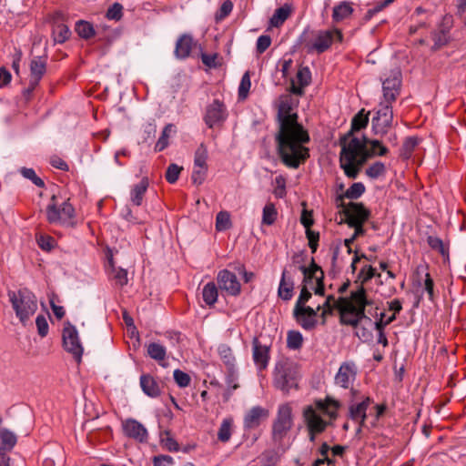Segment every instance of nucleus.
Wrapping results in <instances>:
<instances>
[{
    "label": "nucleus",
    "instance_id": "c85d7f7f",
    "mask_svg": "<svg viewBox=\"0 0 466 466\" xmlns=\"http://www.w3.org/2000/svg\"><path fill=\"white\" fill-rule=\"evenodd\" d=\"M149 187V180L144 177L137 184L131 187L130 189V201L133 205L139 207L143 203L144 197Z\"/></svg>",
    "mask_w": 466,
    "mask_h": 466
},
{
    "label": "nucleus",
    "instance_id": "39448f33",
    "mask_svg": "<svg viewBox=\"0 0 466 466\" xmlns=\"http://www.w3.org/2000/svg\"><path fill=\"white\" fill-rule=\"evenodd\" d=\"M46 219L51 224H59L66 227H75V208L69 200L57 203L56 196H52L46 209Z\"/></svg>",
    "mask_w": 466,
    "mask_h": 466
},
{
    "label": "nucleus",
    "instance_id": "72a5a7b5",
    "mask_svg": "<svg viewBox=\"0 0 466 466\" xmlns=\"http://www.w3.org/2000/svg\"><path fill=\"white\" fill-rule=\"evenodd\" d=\"M148 356L158 361L159 363L166 359L167 350L166 348L157 342H151L147 346Z\"/></svg>",
    "mask_w": 466,
    "mask_h": 466
},
{
    "label": "nucleus",
    "instance_id": "6e6d98bb",
    "mask_svg": "<svg viewBox=\"0 0 466 466\" xmlns=\"http://www.w3.org/2000/svg\"><path fill=\"white\" fill-rule=\"evenodd\" d=\"M173 377H174L175 382L180 388H186V387L189 386V384L191 382L190 376L187 373H186L178 369L174 370Z\"/></svg>",
    "mask_w": 466,
    "mask_h": 466
},
{
    "label": "nucleus",
    "instance_id": "1a4fd4ad",
    "mask_svg": "<svg viewBox=\"0 0 466 466\" xmlns=\"http://www.w3.org/2000/svg\"><path fill=\"white\" fill-rule=\"evenodd\" d=\"M358 366L353 360L343 361L334 377V384L343 390H350L352 396L358 393L353 389V384L357 379Z\"/></svg>",
    "mask_w": 466,
    "mask_h": 466
},
{
    "label": "nucleus",
    "instance_id": "774afa93",
    "mask_svg": "<svg viewBox=\"0 0 466 466\" xmlns=\"http://www.w3.org/2000/svg\"><path fill=\"white\" fill-rule=\"evenodd\" d=\"M35 325L37 328L38 334L41 337H46L48 333V323L45 316L38 315L35 319Z\"/></svg>",
    "mask_w": 466,
    "mask_h": 466
},
{
    "label": "nucleus",
    "instance_id": "13d9d810",
    "mask_svg": "<svg viewBox=\"0 0 466 466\" xmlns=\"http://www.w3.org/2000/svg\"><path fill=\"white\" fill-rule=\"evenodd\" d=\"M123 15V6L119 3L113 4L106 12V18L118 21Z\"/></svg>",
    "mask_w": 466,
    "mask_h": 466
},
{
    "label": "nucleus",
    "instance_id": "412c9836",
    "mask_svg": "<svg viewBox=\"0 0 466 466\" xmlns=\"http://www.w3.org/2000/svg\"><path fill=\"white\" fill-rule=\"evenodd\" d=\"M339 316L340 322L344 325H349L351 327H357L360 321L363 319H369L366 315L359 314V311L353 309L351 305H345L344 303L339 306Z\"/></svg>",
    "mask_w": 466,
    "mask_h": 466
},
{
    "label": "nucleus",
    "instance_id": "473e14b6",
    "mask_svg": "<svg viewBox=\"0 0 466 466\" xmlns=\"http://www.w3.org/2000/svg\"><path fill=\"white\" fill-rule=\"evenodd\" d=\"M71 32L67 25L56 22L53 26L54 41L58 44L65 43L70 37Z\"/></svg>",
    "mask_w": 466,
    "mask_h": 466
},
{
    "label": "nucleus",
    "instance_id": "b1692460",
    "mask_svg": "<svg viewBox=\"0 0 466 466\" xmlns=\"http://www.w3.org/2000/svg\"><path fill=\"white\" fill-rule=\"evenodd\" d=\"M311 72L308 66H301L299 68L296 74V83L292 81L290 91L295 94L301 96L303 89L310 84Z\"/></svg>",
    "mask_w": 466,
    "mask_h": 466
},
{
    "label": "nucleus",
    "instance_id": "5fc2aeb1",
    "mask_svg": "<svg viewBox=\"0 0 466 466\" xmlns=\"http://www.w3.org/2000/svg\"><path fill=\"white\" fill-rule=\"evenodd\" d=\"M395 0H383V1L377 3L373 8H370L366 12V14L364 15V20L365 21L370 20L376 14L382 11L385 7L389 6Z\"/></svg>",
    "mask_w": 466,
    "mask_h": 466
},
{
    "label": "nucleus",
    "instance_id": "4468645a",
    "mask_svg": "<svg viewBox=\"0 0 466 466\" xmlns=\"http://www.w3.org/2000/svg\"><path fill=\"white\" fill-rule=\"evenodd\" d=\"M228 117L225 105L218 99H215L206 108L204 121L209 128L221 126Z\"/></svg>",
    "mask_w": 466,
    "mask_h": 466
},
{
    "label": "nucleus",
    "instance_id": "aec40b11",
    "mask_svg": "<svg viewBox=\"0 0 466 466\" xmlns=\"http://www.w3.org/2000/svg\"><path fill=\"white\" fill-rule=\"evenodd\" d=\"M123 431L128 438L134 439L139 442H145L147 440V431L143 424L134 419H127L123 421Z\"/></svg>",
    "mask_w": 466,
    "mask_h": 466
},
{
    "label": "nucleus",
    "instance_id": "423d86ee",
    "mask_svg": "<svg viewBox=\"0 0 466 466\" xmlns=\"http://www.w3.org/2000/svg\"><path fill=\"white\" fill-rule=\"evenodd\" d=\"M343 35L339 29L318 30L313 36L306 43L309 53L316 52L322 54L327 51L335 41L341 42Z\"/></svg>",
    "mask_w": 466,
    "mask_h": 466
},
{
    "label": "nucleus",
    "instance_id": "69168bd1",
    "mask_svg": "<svg viewBox=\"0 0 466 466\" xmlns=\"http://www.w3.org/2000/svg\"><path fill=\"white\" fill-rule=\"evenodd\" d=\"M306 237L309 240V247L311 249L312 253L316 252L318 248V242L319 239V232L313 231L309 228H306Z\"/></svg>",
    "mask_w": 466,
    "mask_h": 466
},
{
    "label": "nucleus",
    "instance_id": "4c0bfd02",
    "mask_svg": "<svg viewBox=\"0 0 466 466\" xmlns=\"http://www.w3.org/2000/svg\"><path fill=\"white\" fill-rule=\"evenodd\" d=\"M175 132V126L172 124H167L165 126L162 134L158 140L157 141L155 145V151L156 152H161L168 146V138L170 137V134Z\"/></svg>",
    "mask_w": 466,
    "mask_h": 466
},
{
    "label": "nucleus",
    "instance_id": "6ab92c4d",
    "mask_svg": "<svg viewBox=\"0 0 466 466\" xmlns=\"http://www.w3.org/2000/svg\"><path fill=\"white\" fill-rule=\"evenodd\" d=\"M341 303L345 305H351L353 309L359 311V314L365 315V309L371 304V301L367 298V291L363 286L351 291L350 298H342Z\"/></svg>",
    "mask_w": 466,
    "mask_h": 466
},
{
    "label": "nucleus",
    "instance_id": "3c124183",
    "mask_svg": "<svg viewBox=\"0 0 466 466\" xmlns=\"http://www.w3.org/2000/svg\"><path fill=\"white\" fill-rule=\"evenodd\" d=\"M427 242L429 246L438 252H440L442 256H449L448 248L445 247L443 241L435 236H429L427 238Z\"/></svg>",
    "mask_w": 466,
    "mask_h": 466
},
{
    "label": "nucleus",
    "instance_id": "de8ad7c7",
    "mask_svg": "<svg viewBox=\"0 0 466 466\" xmlns=\"http://www.w3.org/2000/svg\"><path fill=\"white\" fill-rule=\"evenodd\" d=\"M419 145V138L415 137H407L402 145L400 156L404 158L410 157L413 150Z\"/></svg>",
    "mask_w": 466,
    "mask_h": 466
},
{
    "label": "nucleus",
    "instance_id": "79ce46f5",
    "mask_svg": "<svg viewBox=\"0 0 466 466\" xmlns=\"http://www.w3.org/2000/svg\"><path fill=\"white\" fill-rule=\"evenodd\" d=\"M218 354L222 361L229 370H233L235 366V357L232 353V350L228 345H220L218 347Z\"/></svg>",
    "mask_w": 466,
    "mask_h": 466
},
{
    "label": "nucleus",
    "instance_id": "f03ea898",
    "mask_svg": "<svg viewBox=\"0 0 466 466\" xmlns=\"http://www.w3.org/2000/svg\"><path fill=\"white\" fill-rule=\"evenodd\" d=\"M369 123L368 115L361 109L351 121V129L343 137L339 144V167L349 178H356L361 167L373 156H384L388 149L379 140H370L365 137L361 138L352 135L354 131H360Z\"/></svg>",
    "mask_w": 466,
    "mask_h": 466
},
{
    "label": "nucleus",
    "instance_id": "c756f323",
    "mask_svg": "<svg viewBox=\"0 0 466 466\" xmlns=\"http://www.w3.org/2000/svg\"><path fill=\"white\" fill-rule=\"evenodd\" d=\"M353 8L348 2H341L335 5L332 12V19L335 22H340L351 15Z\"/></svg>",
    "mask_w": 466,
    "mask_h": 466
},
{
    "label": "nucleus",
    "instance_id": "f8f14e48",
    "mask_svg": "<svg viewBox=\"0 0 466 466\" xmlns=\"http://www.w3.org/2000/svg\"><path fill=\"white\" fill-rule=\"evenodd\" d=\"M401 72L396 68L392 70L390 76L382 81L383 98L380 102L391 104L400 93Z\"/></svg>",
    "mask_w": 466,
    "mask_h": 466
},
{
    "label": "nucleus",
    "instance_id": "dca6fc26",
    "mask_svg": "<svg viewBox=\"0 0 466 466\" xmlns=\"http://www.w3.org/2000/svg\"><path fill=\"white\" fill-rule=\"evenodd\" d=\"M217 280L221 290L227 292L229 296L237 297L241 292V284L235 273L222 269L218 273Z\"/></svg>",
    "mask_w": 466,
    "mask_h": 466
},
{
    "label": "nucleus",
    "instance_id": "37998d69",
    "mask_svg": "<svg viewBox=\"0 0 466 466\" xmlns=\"http://www.w3.org/2000/svg\"><path fill=\"white\" fill-rule=\"evenodd\" d=\"M208 153L205 144L201 143L195 151L194 167H208Z\"/></svg>",
    "mask_w": 466,
    "mask_h": 466
},
{
    "label": "nucleus",
    "instance_id": "c03bdc74",
    "mask_svg": "<svg viewBox=\"0 0 466 466\" xmlns=\"http://www.w3.org/2000/svg\"><path fill=\"white\" fill-rule=\"evenodd\" d=\"M2 449L10 451L16 444V436L8 430H3L0 432Z\"/></svg>",
    "mask_w": 466,
    "mask_h": 466
},
{
    "label": "nucleus",
    "instance_id": "2eb2a0df",
    "mask_svg": "<svg viewBox=\"0 0 466 466\" xmlns=\"http://www.w3.org/2000/svg\"><path fill=\"white\" fill-rule=\"evenodd\" d=\"M344 221L348 226L364 224L370 218V212L362 203L350 202L343 208Z\"/></svg>",
    "mask_w": 466,
    "mask_h": 466
},
{
    "label": "nucleus",
    "instance_id": "ea45409f",
    "mask_svg": "<svg viewBox=\"0 0 466 466\" xmlns=\"http://www.w3.org/2000/svg\"><path fill=\"white\" fill-rule=\"evenodd\" d=\"M75 29L77 35L84 39H89L96 34L92 24L84 20L76 22Z\"/></svg>",
    "mask_w": 466,
    "mask_h": 466
},
{
    "label": "nucleus",
    "instance_id": "bb28decb",
    "mask_svg": "<svg viewBox=\"0 0 466 466\" xmlns=\"http://www.w3.org/2000/svg\"><path fill=\"white\" fill-rule=\"evenodd\" d=\"M46 71V58L35 56L30 62V79L32 86L38 85Z\"/></svg>",
    "mask_w": 466,
    "mask_h": 466
},
{
    "label": "nucleus",
    "instance_id": "bf43d9fd",
    "mask_svg": "<svg viewBox=\"0 0 466 466\" xmlns=\"http://www.w3.org/2000/svg\"><path fill=\"white\" fill-rule=\"evenodd\" d=\"M207 172H208V167H194L193 172L191 175L192 182L196 185H201L207 177Z\"/></svg>",
    "mask_w": 466,
    "mask_h": 466
},
{
    "label": "nucleus",
    "instance_id": "f3484780",
    "mask_svg": "<svg viewBox=\"0 0 466 466\" xmlns=\"http://www.w3.org/2000/svg\"><path fill=\"white\" fill-rule=\"evenodd\" d=\"M321 306H318L316 309L311 307L294 309L293 315L299 325L305 330H312L318 324V311Z\"/></svg>",
    "mask_w": 466,
    "mask_h": 466
},
{
    "label": "nucleus",
    "instance_id": "7c9ffc66",
    "mask_svg": "<svg viewBox=\"0 0 466 466\" xmlns=\"http://www.w3.org/2000/svg\"><path fill=\"white\" fill-rule=\"evenodd\" d=\"M291 14V7L289 5L277 8L270 18V25L279 27L288 19Z\"/></svg>",
    "mask_w": 466,
    "mask_h": 466
},
{
    "label": "nucleus",
    "instance_id": "c9c22d12",
    "mask_svg": "<svg viewBox=\"0 0 466 466\" xmlns=\"http://www.w3.org/2000/svg\"><path fill=\"white\" fill-rule=\"evenodd\" d=\"M341 303V298L339 299H336L333 295H329L327 297L323 306L321 317L323 319V323L325 322V318L328 315H332L335 309H338L339 311V306Z\"/></svg>",
    "mask_w": 466,
    "mask_h": 466
},
{
    "label": "nucleus",
    "instance_id": "e2e57ef3",
    "mask_svg": "<svg viewBox=\"0 0 466 466\" xmlns=\"http://www.w3.org/2000/svg\"><path fill=\"white\" fill-rule=\"evenodd\" d=\"M310 298L311 293L309 290V288L306 285H303L294 309L307 308L308 306H305V304L309 301Z\"/></svg>",
    "mask_w": 466,
    "mask_h": 466
},
{
    "label": "nucleus",
    "instance_id": "052dcab7",
    "mask_svg": "<svg viewBox=\"0 0 466 466\" xmlns=\"http://www.w3.org/2000/svg\"><path fill=\"white\" fill-rule=\"evenodd\" d=\"M201 61L202 63L209 68H217L220 66L218 62V54H201Z\"/></svg>",
    "mask_w": 466,
    "mask_h": 466
},
{
    "label": "nucleus",
    "instance_id": "ddd939ff",
    "mask_svg": "<svg viewBox=\"0 0 466 466\" xmlns=\"http://www.w3.org/2000/svg\"><path fill=\"white\" fill-rule=\"evenodd\" d=\"M373 403V399L370 396H362L360 401H351L349 405V418L359 424L357 432H360L365 426L367 420V410L370 404Z\"/></svg>",
    "mask_w": 466,
    "mask_h": 466
},
{
    "label": "nucleus",
    "instance_id": "a878e982",
    "mask_svg": "<svg viewBox=\"0 0 466 466\" xmlns=\"http://www.w3.org/2000/svg\"><path fill=\"white\" fill-rule=\"evenodd\" d=\"M268 415V412L266 409L260 406L252 407L245 415L244 428L249 430L257 428L261 420L267 418Z\"/></svg>",
    "mask_w": 466,
    "mask_h": 466
},
{
    "label": "nucleus",
    "instance_id": "338daca9",
    "mask_svg": "<svg viewBox=\"0 0 466 466\" xmlns=\"http://www.w3.org/2000/svg\"><path fill=\"white\" fill-rule=\"evenodd\" d=\"M39 248L46 251H50L54 248L55 240L52 237L40 235L36 238Z\"/></svg>",
    "mask_w": 466,
    "mask_h": 466
},
{
    "label": "nucleus",
    "instance_id": "9b49d317",
    "mask_svg": "<svg viewBox=\"0 0 466 466\" xmlns=\"http://www.w3.org/2000/svg\"><path fill=\"white\" fill-rule=\"evenodd\" d=\"M393 111L391 104L380 102L379 109L372 118V129L376 135H384L391 127Z\"/></svg>",
    "mask_w": 466,
    "mask_h": 466
},
{
    "label": "nucleus",
    "instance_id": "7ed1b4c3",
    "mask_svg": "<svg viewBox=\"0 0 466 466\" xmlns=\"http://www.w3.org/2000/svg\"><path fill=\"white\" fill-rule=\"evenodd\" d=\"M341 407L338 400L330 396L325 399L315 400L313 405H308L303 409L302 416L308 431H325L329 422L326 421L319 411L327 415L331 420L338 417V410Z\"/></svg>",
    "mask_w": 466,
    "mask_h": 466
},
{
    "label": "nucleus",
    "instance_id": "4d7b16f0",
    "mask_svg": "<svg viewBox=\"0 0 466 466\" xmlns=\"http://www.w3.org/2000/svg\"><path fill=\"white\" fill-rule=\"evenodd\" d=\"M182 170V167L177 166V164H170L166 171V179L168 183L174 184L177 181L179 177V174Z\"/></svg>",
    "mask_w": 466,
    "mask_h": 466
},
{
    "label": "nucleus",
    "instance_id": "49530a36",
    "mask_svg": "<svg viewBox=\"0 0 466 466\" xmlns=\"http://www.w3.org/2000/svg\"><path fill=\"white\" fill-rule=\"evenodd\" d=\"M250 86H251V82H250L249 72H246L242 76L239 86H238V96L239 100H245L248 97Z\"/></svg>",
    "mask_w": 466,
    "mask_h": 466
},
{
    "label": "nucleus",
    "instance_id": "20e7f679",
    "mask_svg": "<svg viewBox=\"0 0 466 466\" xmlns=\"http://www.w3.org/2000/svg\"><path fill=\"white\" fill-rule=\"evenodd\" d=\"M7 295L12 308L15 312V316L19 319L20 322L25 326L37 309L35 295L26 288L20 289L16 291L9 290Z\"/></svg>",
    "mask_w": 466,
    "mask_h": 466
},
{
    "label": "nucleus",
    "instance_id": "a18cd8bd",
    "mask_svg": "<svg viewBox=\"0 0 466 466\" xmlns=\"http://www.w3.org/2000/svg\"><path fill=\"white\" fill-rule=\"evenodd\" d=\"M303 343V337L299 331L290 330L287 334V346L290 350H299Z\"/></svg>",
    "mask_w": 466,
    "mask_h": 466
},
{
    "label": "nucleus",
    "instance_id": "680f3d73",
    "mask_svg": "<svg viewBox=\"0 0 466 466\" xmlns=\"http://www.w3.org/2000/svg\"><path fill=\"white\" fill-rule=\"evenodd\" d=\"M275 184L274 195L279 198H282L286 195V178L279 175L275 177Z\"/></svg>",
    "mask_w": 466,
    "mask_h": 466
},
{
    "label": "nucleus",
    "instance_id": "2f4dec72",
    "mask_svg": "<svg viewBox=\"0 0 466 466\" xmlns=\"http://www.w3.org/2000/svg\"><path fill=\"white\" fill-rule=\"evenodd\" d=\"M218 291L214 282L207 283L202 290V297L205 303L213 306L218 300Z\"/></svg>",
    "mask_w": 466,
    "mask_h": 466
},
{
    "label": "nucleus",
    "instance_id": "58836bf2",
    "mask_svg": "<svg viewBox=\"0 0 466 466\" xmlns=\"http://www.w3.org/2000/svg\"><path fill=\"white\" fill-rule=\"evenodd\" d=\"M450 32L448 29L441 28L438 31H435L432 35V40L434 45L432 46L433 50H437L446 46L450 41Z\"/></svg>",
    "mask_w": 466,
    "mask_h": 466
},
{
    "label": "nucleus",
    "instance_id": "0e129e2a",
    "mask_svg": "<svg viewBox=\"0 0 466 466\" xmlns=\"http://www.w3.org/2000/svg\"><path fill=\"white\" fill-rule=\"evenodd\" d=\"M270 44H271V38L269 35H260L257 40V45H256L257 53L259 55L263 54L270 46Z\"/></svg>",
    "mask_w": 466,
    "mask_h": 466
},
{
    "label": "nucleus",
    "instance_id": "5701e85b",
    "mask_svg": "<svg viewBox=\"0 0 466 466\" xmlns=\"http://www.w3.org/2000/svg\"><path fill=\"white\" fill-rule=\"evenodd\" d=\"M253 345V360L259 370L267 368L269 360V347L262 345L258 338H254Z\"/></svg>",
    "mask_w": 466,
    "mask_h": 466
},
{
    "label": "nucleus",
    "instance_id": "6e6552de",
    "mask_svg": "<svg viewBox=\"0 0 466 466\" xmlns=\"http://www.w3.org/2000/svg\"><path fill=\"white\" fill-rule=\"evenodd\" d=\"M293 425L292 408L289 403L279 405L277 417L272 425V436L275 441H281Z\"/></svg>",
    "mask_w": 466,
    "mask_h": 466
},
{
    "label": "nucleus",
    "instance_id": "603ef678",
    "mask_svg": "<svg viewBox=\"0 0 466 466\" xmlns=\"http://www.w3.org/2000/svg\"><path fill=\"white\" fill-rule=\"evenodd\" d=\"M231 226L230 216L227 211H220L216 218V228L218 231H223L229 228Z\"/></svg>",
    "mask_w": 466,
    "mask_h": 466
},
{
    "label": "nucleus",
    "instance_id": "0eeeda50",
    "mask_svg": "<svg viewBox=\"0 0 466 466\" xmlns=\"http://www.w3.org/2000/svg\"><path fill=\"white\" fill-rule=\"evenodd\" d=\"M274 384L276 388L285 393L292 389H298V371L296 367L289 362L277 363L274 373Z\"/></svg>",
    "mask_w": 466,
    "mask_h": 466
},
{
    "label": "nucleus",
    "instance_id": "f704fd0d",
    "mask_svg": "<svg viewBox=\"0 0 466 466\" xmlns=\"http://www.w3.org/2000/svg\"><path fill=\"white\" fill-rule=\"evenodd\" d=\"M233 419L225 418L218 431V440L221 442H228L232 435Z\"/></svg>",
    "mask_w": 466,
    "mask_h": 466
},
{
    "label": "nucleus",
    "instance_id": "a211bd4d",
    "mask_svg": "<svg viewBox=\"0 0 466 466\" xmlns=\"http://www.w3.org/2000/svg\"><path fill=\"white\" fill-rule=\"evenodd\" d=\"M296 273V267L284 268L282 271L281 279L278 289V295L281 299L285 301L290 300L293 297L294 276Z\"/></svg>",
    "mask_w": 466,
    "mask_h": 466
},
{
    "label": "nucleus",
    "instance_id": "09e8293b",
    "mask_svg": "<svg viewBox=\"0 0 466 466\" xmlns=\"http://www.w3.org/2000/svg\"><path fill=\"white\" fill-rule=\"evenodd\" d=\"M385 172V165L380 161L373 163L366 169V175L372 179H376L383 176Z\"/></svg>",
    "mask_w": 466,
    "mask_h": 466
},
{
    "label": "nucleus",
    "instance_id": "864d4df0",
    "mask_svg": "<svg viewBox=\"0 0 466 466\" xmlns=\"http://www.w3.org/2000/svg\"><path fill=\"white\" fill-rule=\"evenodd\" d=\"M20 173L22 174V176L24 177L31 180L33 182V184H35L36 187H45V182L43 181L42 178L37 177V175L35 174V171L33 168L22 167L20 170Z\"/></svg>",
    "mask_w": 466,
    "mask_h": 466
},
{
    "label": "nucleus",
    "instance_id": "393cba45",
    "mask_svg": "<svg viewBox=\"0 0 466 466\" xmlns=\"http://www.w3.org/2000/svg\"><path fill=\"white\" fill-rule=\"evenodd\" d=\"M296 268L303 274V285L310 289L311 286H314L318 281V277L320 276V273H323L321 268L315 263L313 258L311 259L309 267L300 265Z\"/></svg>",
    "mask_w": 466,
    "mask_h": 466
},
{
    "label": "nucleus",
    "instance_id": "f257e3e1",
    "mask_svg": "<svg viewBox=\"0 0 466 466\" xmlns=\"http://www.w3.org/2000/svg\"><path fill=\"white\" fill-rule=\"evenodd\" d=\"M298 118V114L292 112L290 99L282 100L278 108L275 141L281 162L293 169L299 168L310 157L307 146L310 142V136Z\"/></svg>",
    "mask_w": 466,
    "mask_h": 466
},
{
    "label": "nucleus",
    "instance_id": "cd10ccee",
    "mask_svg": "<svg viewBox=\"0 0 466 466\" xmlns=\"http://www.w3.org/2000/svg\"><path fill=\"white\" fill-rule=\"evenodd\" d=\"M140 387L143 392L150 398H157L161 394L159 383L149 374L140 376Z\"/></svg>",
    "mask_w": 466,
    "mask_h": 466
},
{
    "label": "nucleus",
    "instance_id": "9d476101",
    "mask_svg": "<svg viewBox=\"0 0 466 466\" xmlns=\"http://www.w3.org/2000/svg\"><path fill=\"white\" fill-rule=\"evenodd\" d=\"M62 339L65 350L71 353L75 360L80 362L84 349L76 328L68 321L63 329Z\"/></svg>",
    "mask_w": 466,
    "mask_h": 466
},
{
    "label": "nucleus",
    "instance_id": "8fccbe9b",
    "mask_svg": "<svg viewBox=\"0 0 466 466\" xmlns=\"http://www.w3.org/2000/svg\"><path fill=\"white\" fill-rule=\"evenodd\" d=\"M365 192V186L361 182L353 183L344 193L349 199H357Z\"/></svg>",
    "mask_w": 466,
    "mask_h": 466
},
{
    "label": "nucleus",
    "instance_id": "e433bc0d",
    "mask_svg": "<svg viewBox=\"0 0 466 466\" xmlns=\"http://www.w3.org/2000/svg\"><path fill=\"white\" fill-rule=\"evenodd\" d=\"M380 277V274H376L375 268L370 265H364L360 270L357 279L355 281L359 286H363L374 277Z\"/></svg>",
    "mask_w": 466,
    "mask_h": 466
},
{
    "label": "nucleus",
    "instance_id": "4be33fe9",
    "mask_svg": "<svg viewBox=\"0 0 466 466\" xmlns=\"http://www.w3.org/2000/svg\"><path fill=\"white\" fill-rule=\"evenodd\" d=\"M197 46V42L194 40L191 35L184 34L178 37L175 46V56L177 59H186L187 58L193 47Z\"/></svg>",
    "mask_w": 466,
    "mask_h": 466
},
{
    "label": "nucleus",
    "instance_id": "a19ab883",
    "mask_svg": "<svg viewBox=\"0 0 466 466\" xmlns=\"http://www.w3.org/2000/svg\"><path fill=\"white\" fill-rule=\"evenodd\" d=\"M278 217V211L273 203H267L262 212V224L271 226L275 223Z\"/></svg>",
    "mask_w": 466,
    "mask_h": 466
}]
</instances>
